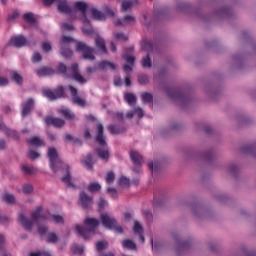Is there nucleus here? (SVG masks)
I'll return each mask as SVG.
<instances>
[{"label":"nucleus","instance_id":"27","mask_svg":"<svg viewBox=\"0 0 256 256\" xmlns=\"http://www.w3.org/2000/svg\"><path fill=\"white\" fill-rule=\"evenodd\" d=\"M138 117V119H141L143 117V109L137 107L134 109V111H130L126 114L127 119H133V117Z\"/></svg>","mask_w":256,"mask_h":256},{"label":"nucleus","instance_id":"40","mask_svg":"<svg viewBox=\"0 0 256 256\" xmlns=\"http://www.w3.org/2000/svg\"><path fill=\"white\" fill-rule=\"evenodd\" d=\"M22 192L24 193V195H31V193H33V185L23 184L22 185Z\"/></svg>","mask_w":256,"mask_h":256},{"label":"nucleus","instance_id":"53","mask_svg":"<svg viewBox=\"0 0 256 256\" xmlns=\"http://www.w3.org/2000/svg\"><path fill=\"white\" fill-rule=\"evenodd\" d=\"M41 59H42L41 54L38 52L34 53L32 56L33 63H39V61H41Z\"/></svg>","mask_w":256,"mask_h":256},{"label":"nucleus","instance_id":"51","mask_svg":"<svg viewBox=\"0 0 256 256\" xmlns=\"http://www.w3.org/2000/svg\"><path fill=\"white\" fill-rule=\"evenodd\" d=\"M28 156L30 157V159H37L40 157V154L34 150H30L28 152Z\"/></svg>","mask_w":256,"mask_h":256},{"label":"nucleus","instance_id":"4","mask_svg":"<svg viewBox=\"0 0 256 256\" xmlns=\"http://www.w3.org/2000/svg\"><path fill=\"white\" fill-rule=\"evenodd\" d=\"M91 127H96V141L102 148H98L96 153L102 161H108L109 159V148H107V142H105V136H103V125L99 123H90L85 128L84 137L89 139L91 137Z\"/></svg>","mask_w":256,"mask_h":256},{"label":"nucleus","instance_id":"34","mask_svg":"<svg viewBox=\"0 0 256 256\" xmlns=\"http://www.w3.org/2000/svg\"><path fill=\"white\" fill-rule=\"evenodd\" d=\"M117 183L119 187H121L122 189H125V187H129L131 182L129 181V178L122 176L118 179Z\"/></svg>","mask_w":256,"mask_h":256},{"label":"nucleus","instance_id":"22","mask_svg":"<svg viewBox=\"0 0 256 256\" xmlns=\"http://www.w3.org/2000/svg\"><path fill=\"white\" fill-rule=\"evenodd\" d=\"M114 23L116 25H133L135 17L127 15L122 20H115Z\"/></svg>","mask_w":256,"mask_h":256},{"label":"nucleus","instance_id":"37","mask_svg":"<svg viewBox=\"0 0 256 256\" xmlns=\"http://www.w3.org/2000/svg\"><path fill=\"white\" fill-rule=\"evenodd\" d=\"M22 171L23 173H25V175H33L34 173H37V168L33 166L23 165Z\"/></svg>","mask_w":256,"mask_h":256},{"label":"nucleus","instance_id":"57","mask_svg":"<svg viewBox=\"0 0 256 256\" xmlns=\"http://www.w3.org/2000/svg\"><path fill=\"white\" fill-rule=\"evenodd\" d=\"M108 193L111 197H117V190L115 188H108Z\"/></svg>","mask_w":256,"mask_h":256},{"label":"nucleus","instance_id":"63","mask_svg":"<svg viewBox=\"0 0 256 256\" xmlns=\"http://www.w3.org/2000/svg\"><path fill=\"white\" fill-rule=\"evenodd\" d=\"M158 247H159V245L153 243V241H152V251H157Z\"/></svg>","mask_w":256,"mask_h":256},{"label":"nucleus","instance_id":"26","mask_svg":"<svg viewBox=\"0 0 256 256\" xmlns=\"http://www.w3.org/2000/svg\"><path fill=\"white\" fill-rule=\"evenodd\" d=\"M54 71L51 68L42 67L36 70L38 77H47V75H53Z\"/></svg>","mask_w":256,"mask_h":256},{"label":"nucleus","instance_id":"35","mask_svg":"<svg viewBox=\"0 0 256 256\" xmlns=\"http://www.w3.org/2000/svg\"><path fill=\"white\" fill-rule=\"evenodd\" d=\"M149 169L152 171L153 174L157 173L159 169H161V164L159 161L149 162L148 163Z\"/></svg>","mask_w":256,"mask_h":256},{"label":"nucleus","instance_id":"24","mask_svg":"<svg viewBox=\"0 0 256 256\" xmlns=\"http://www.w3.org/2000/svg\"><path fill=\"white\" fill-rule=\"evenodd\" d=\"M98 69L115 71V69H117V66L109 61H102L98 64Z\"/></svg>","mask_w":256,"mask_h":256},{"label":"nucleus","instance_id":"28","mask_svg":"<svg viewBox=\"0 0 256 256\" xmlns=\"http://www.w3.org/2000/svg\"><path fill=\"white\" fill-rule=\"evenodd\" d=\"M122 247L124 249H130V251L137 250V245L132 240L126 239L122 241Z\"/></svg>","mask_w":256,"mask_h":256},{"label":"nucleus","instance_id":"11","mask_svg":"<svg viewBox=\"0 0 256 256\" xmlns=\"http://www.w3.org/2000/svg\"><path fill=\"white\" fill-rule=\"evenodd\" d=\"M42 93L46 97V99H49V101H55V99H59L60 97H63V95H65V89L63 88V86H59L55 89L54 92L51 89H44Z\"/></svg>","mask_w":256,"mask_h":256},{"label":"nucleus","instance_id":"29","mask_svg":"<svg viewBox=\"0 0 256 256\" xmlns=\"http://www.w3.org/2000/svg\"><path fill=\"white\" fill-rule=\"evenodd\" d=\"M0 131H5L6 135L12 137V139H17V132H15V130H10L3 123L0 124Z\"/></svg>","mask_w":256,"mask_h":256},{"label":"nucleus","instance_id":"55","mask_svg":"<svg viewBox=\"0 0 256 256\" xmlns=\"http://www.w3.org/2000/svg\"><path fill=\"white\" fill-rule=\"evenodd\" d=\"M42 49H43V51H46V52L51 51V49H52L51 43H49V42H44V43L42 44Z\"/></svg>","mask_w":256,"mask_h":256},{"label":"nucleus","instance_id":"44","mask_svg":"<svg viewBox=\"0 0 256 256\" xmlns=\"http://www.w3.org/2000/svg\"><path fill=\"white\" fill-rule=\"evenodd\" d=\"M108 243L106 241H99L96 243L97 251H103V249H107Z\"/></svg>","mask_w":256,"mask_h":256},{"label":"nucleus","instance_id":"43","mask_svg":"<svg viewBox=\"0 0 256 256\" xmlns=\"http://www.w3.org/2000/svg\"><path fill=\"white\" fill-rule=\"evenodd\" d=\"M114 41H127V36L121 32L114 33Z\"/></svg>","mask_w":256,"mask_h":256},{"label":"nucleus","instance_id":"20","mask_svg":"<svg viewBox=\"0 0 256 256\" xmlns=\"http://www.w3.org/2000/svg\"><path fill=\"white\" fill-rule=\"evenodd\" d=\"M123 59L128 62V64L124 65L125 73H131V71H133V63H135V56H129L127 54H124Z\"/></svg>","mask_w":256,"mask_h":256},{"label":"nucleus","instance_id":"7","mask_svg":"<svg viewBox=\"0 0 256 256\" xmlns=\"http://www.w3.org/2000/svg\"><path fill=\"white\" fill-rule=\"evenodd\" d=\"M58 71L60 73H70V77L77 81L78 83H87V80L79 74V66L77 64H73L70 68L67 69V66L65 64L60 63L58 64Z\"/></svg>","mask_w":256,"mask_h":256},{"label":"nucleus","instance_id":"30","mask_svg":"<svg viewBox=\"0 0 256 256\" xmlns=\"http://www.w3.org/2000/svg\"><path fill=\"white\" fill-rule=\"evenodd\" d=\"M137 5V0H125L122 2V10L129 11L131 7H135Z\"/></svg>","mask_w":256,"mask_h":256},{"label":"nucleus","instance_id":"25","mask_svg":"<svg viewBox=\"0 0 256 256\" xmlns=\"http://www.w3.org/2000/svg\"><path fill=\"white\" fill-rule=\"evenodd\" d=\"M101 183L99 182H90L87 185V191H89V193H99V191H101Z\"/></svg>","mask_w":256,"mask_h":256},{"label":"nucleus","instance_id":"15","mask_svg":"<svg viewBox=\"0 0 256 256\" xmlns=\"http://www.w3.org/2000/svg\"><path fill=\"white\" fill-rule=\"evenodd\" d=\"M78 203H79V205H81V207H83V209H89V207H91V205H93V197L89 196L85 192H81L79 195Z\"/></svg>","mask_w":256,"mask_h":256},{"label":"nucleus","instance_id":"10","mask_svg":"<svg viewBox=\"0 0 256 256\" xmlns=\"http://www.w3.org/2000/svg\"><path fill=\"white\" fill-rule=\"evenodd\" d=\"M142 49L147 53V56L142 59V67L149 69L151 67V58H149V55L153 53V44L150 41H144L142 43Z\"/></svg>","mask_w":256,"mask_h":256},{"label":"nucleus","instance_id":"9","mask_svg":"<svg viewBox=\"0 0 256 256\" xmlns=\"http://www.w3.org/2000/svg\"><path fill=\"white\" fill-rule=\"evenodd\" d=\"M76 51H81L83 59H88V61L95 59V49L83 42H76Z\"/></svg>","mask_w":256,"mask_h":256},{"label":"nucleus","instance_id":"39","mask_svg":"<svg viewBox=\"0 0 256 256\" xmlns=\"http://www.w3.org/2000/svg\"><path fill=\"white\" fill-rule=\"evenodd\" d=\"M60 113L66 117V119H75V114L67 108L60 109Z\"/></svg>","mask_w":256,"mask_h":256},{"label":"nucleus","instance_id":"42","mask_svg":"<svg viewBox=\"0 0 256 256\" xmlns=\"http://www.w3.org/2000/svg\"><path fill=\"white\" fill-rule=\"evenodd\" d=\"M3 201H5L6 203H15V196H13L12 194L6 193L3 195L2 197Z\"/></svg>","mask_w":256,"mask_h":256},{"label":"nucleus","instance_id":"58","mask_svg":"<svg viewBox=\"0 0 256 256\" xmlns=\"http://www.w3.org/2000/svg\"><path fill=\"white\" fill-rule=\"evenodd\" d=\"M129 219H131V213L129 212L124 213V221H129Z\"/></svg>","mask_w":256,"mask_h":256},{"label":"nucleus","instance_id":"19","mask_svg":"<svg viewBox=\"0 0 256 256\" xmlns=\"http://www.w3.org/2000/svg\"><path fill=\"white\" fill-rule=\"evenodd\" d=\"M27 44V39H25L24 36H14L10 40V45H13L14 47H23Z\"/></svg>","mask_w":256,"mask_h":256},{"label":"nucleus","instance_id":"48","mask_svg":"<svg viewBox=\"0 0 256 256\" xmlns=\"http://www.w3.org/2000/svg\"><path fill=\"white\" fill-rule=\"evenodd\" d=\"M28 256H51L47 251L32 252Z\"/></svg>","mask_w":256,"mask_h":256},{"label":"nucleus","instance_id":"36","mask_svg":"<svg viewBox=\"0 0 256 256\" xmlns=\"http://www.w3.org/2000/svg\"><path fill=\"white\" fill-rule=\"evenodd\" d=\"M11 79L12 81H15L17 85H21V83H23V76L15 71L11 72Z\"/></svg>","mask_w":256,"mask_h":256},{"label":"nucleus","instance_id":"64","mask_svg":"<svg viewBox=\"0 0 256 256\" xmlns=\"http://www.w3.org/2000/svg\"><path fill=\"white\" fill-rule=\"evenodd\" d=\"M115 118H116V119H123V114H121V113H116V114H115Z\"/></svg>","mask_w":256,"mask_h":256},{"label":"nucleus","instance_id":"13","mask_svg":"<svg viewBox=\"0 0 256 256\" xmlns=\"http://www.w3.org/2000/svg\"><path fill=\"white\" fill-rule=\"evenodd\" d=\"M73 41L74 40L71 37L63 36L61 38L60 53L63 57H71V55H73V51H71V49L67 48L69 43H73Z\"/></svg>","mask_w":256,"mask_h":256},{"label":"nucleus","instance_id":"47","mask_svg":"<svg viewBox=\"0 0 256 256\" xmlns=\"http://www.w3.org/2000/svg\"><path fill=\"white\" fill-rule=\"evenodd\" d=\"M72 251L75 253V255H81L83 253V246L73 245Z\"/></svg>","mask_w":256,"mask_h":256},{"label":"nucleus","instance_id":"2","mask_svg":"<svg viewBox=\"0 0 256 256\" xmlns=\"http://www.w3.org/2000/svg\"><path fill=\"white\" fill-rule=\"evenodd\" d=\"M48 158L50 160V167L54 173H57L60 169L63 183H65L67 187H77L79 177L73 176L71 167L68 164L63 163V160H61L55 148L48 149Z\"/></svg>","mask_w":256,"mask_h":256},{"label":"nucleus","instance_id":"60","mask_svg":"<svg viewBox=\"0 0 256 256\" xmlns=\"http://www.w3.org/2000/svg\"><path fill=\"white\" fill-rule=\"evenodd\" d=\"M3 243H5V236L0 234V245H3Z\"/></svg>","mask_w":256,"mask_h":256},{"label":"nucleus","instance_id":"46","mask_svg":"<svg viewBox=\"0 0 256 256\" xmlns=\"http://www.w3.org/2000/svg\"><path fill=\"white\" fill-rule=\"evenodd\" d=\"M142 101L143 103H151V101H153V95L150 93L142 94Z\"/></svg>","mask_w":256,"mask_h":256},{"label":"nucleus","instance_id":"1","mask_svg":"<svg viewBox=\"0 0 256 256\" xmlns=\"http://www.w3.org/2000/svg\"><path fill=\"white\" fill-rule=\"evenodd\" d=\"M49 221H52L55 225H63V223H65V219L61 215H53L49 217V212L43 209V207H38L32 213L31 220L27 219L23 214L19 216L20 225H23L27 231H31V229H33V225L36 223L38 225V233L40 235H45V233H47V227L43 225V223H49Z\"/></svg>","mask_w":256,"mask_h":256},{"label":"nucleus","instance_id":"41","mask_svg":"<svg viewBox=\"0 0 256 256\" xmlns=\"http://www.w3.org/2000/svg\"><path fill=\"white\" fill-rule=\"evenodd\" d=\"M124 99L128 105H133V103H135V101H136L135 96L131 93L125 94Z\"/></svg>","mask_w":256,"mask_h":256},{"label":"nucleus","instance_id":"14","mask_svg":"<svg viewBox=\"0 0 256 256\" xmlns=\"http://www.w3.org/2000/svg\"><path fill=\"white\" fill-rule=\"evenodd\" d=\"M65 91L73 97V103L79 105V107H85V100L77 96V90L73 86H68L65 88Z\"/></svg>","mask_w":256,"mask_h":256},{"label":"nucleus","instance_id":"56","mask_svg":"<svg viewBox=\"0 0 256 256\" xmlns=\"http://www.w3.org/2000/svg\"><path fill=\"white\" fill-rule=\"evenodd\" d=\"M139 83H141V85H145V83H147V81H149V79L147 78V76H140L138 78Z\"/></svg>","mask_w":256,"mask_h":256},{"label":"nucleus","instance_id":"38","mask_svg":"<svg viewBox=\"0 0 256 256\" xmlns=\"http://www.w3.org/2000/svg\"><path fill=\"white\" fill-rule=\"evenodd\" d=\"M46 241L47 243H57V241H59V237H57V234L49 232L46 234Z\"/></svg>","mask_w":256,"mask_h":256},{"label":"nucleus","instance_id":"12","mask_svg":"<svg viewBox=\"0 0 256 256\" xmlns=\"http://www.w3.org/2000/svg\"><path fill=\"white\" fill-rule=\"evenodd\" d=\"M44 5H58L60 13H66L67 15L73 13V10L67 5V0H43Z\"/></svg>","mask_w":256,"mask_h":256},{"label":"nucleus","instance_id":"16","mask_svg":"<svg viewBox=\"0 0 256 256\" xmlns=\"http://www.w3.org/2000/svg\"><path fill=\"white\" fill-rule=\"evenodd\" d=\"M134 237H138L140 243H145V237L143 236V226L139 221H135L132 227Z\"/></svg>","mask_w":256,"mask_h":256},{"label":"nucleus","instance_id":"3","mask_svg":"<svg viewBox=\"0 0 256 256\" xmlns=\"http://www.w3.org/2000/svg\"><path fill=\"white\" fill-rule=\"evenodd\" d=\"M73 8L75 11L81 13V20L84 23H89L91 19H94L95 21H105L107 17H115V12L107 6L104 8V13L96 8H90L89 4L83 1L75 2Z\"/></svg>","mask_w":256,"mask_h":256},{"label":"nucleus","instance_id":"32","mask_svg":"<svg viewBox=\"0 0 256 256\" xmlns=\"http://www.w3.org/2000/svg\"><path fill=\"white\" fill-rule=\"evenodd\" d=\"M82 164L86 169H93V156L89 154L86 158L82 160Z\"/></svg>","mask_w":256,"mask_h":256},{"label":"nucleus","instance_id":"17","mask_svg":"<svg viewBox=\"0 0 256 256\" xmlns=\"http://www.w3.org/2000/svg\"><path fill=\"white\" fill-rule=\"evenodd\" d=\"M35 105V100L32 98L27 99L22 103V117H27L29 113H31V109H33Z\"/></svg>","mask_w":256,"mask_h":256},{"label":"nucleus","instance_id":"23","mask_svg":"<svg viewBox=\"0 0 256 256\" xmlns=\"http://www.w3.org/2000/svg\"><path fill=\"white\" fill-rule=\"evenodd\" d=\"M23 19L31 27H37V19H35V16L33 15V13L24 14Z\"/></svg>","mask_w":256,"mask_h":256},{"label":"nucleus","instance_id":"5","mask_svg":"<svg viewBox=\"0 0 256 256\" xmlns=\"http://www.w3.org/2000/svg\"><path fill=\"white\" fill-rule=\"evenodd\" d=\"M84 224L87 228L83 227L81 224H76L73 227V231L80 237H83V239H91V237L95 235V229L99 227V220L88 217L84 220Z\"/></svg>","mask_w":256,"mask_h":256},{"label":"nucleus","instance_id":"61","mask_svg":"<svg viewBox=\"0 0 256 256\" xmlns=\"http://www.w3.org/2000/svg\"><path fill=\"white\" fill-rule=\"evenodd\" d=\"M65 140H66V141H73V136L67 134V135L65 136Z\"/></svg>","mask_w":256,"mask_h":256},{"label":"nucleus","instance_id":"50","mask_svg":"<svg viewBox=\"0 0 256 256\" xmlns=\"http://www.w3.org/2000/svg\"><path fill=\"white\" fill-rule=\"evenodd\" d=\"M9 85V79L7 77L0 76V87H6Z\"/></svg>","mask_w":256,"mask_h":256},{"label":"nucleus","instance_id":"18","mask_svg":"<svg viewBox=\"0 0 256 256\" xmlns=\"http://www.w3.org/2000/svg\"><path fill=\"white\" fill-rule=\"evenodd\" d=\"M44 121L46 125H53L54 127H63L65 125V120L61 118L46 117Z\"/></svg>","mask_w":256,"mask_h":256},{"label":"nucleus","instance_id":"31","mask_svg":"<svg viewBox=\"0 0 256 256\" xmlns=\"http://www.w3.org/2000/svg\"><path fill=\"white\" fill-rule=\"evenodd\" d=\"M28 143L32 145V147H43V145H45V142H43L39 137L30 138Z\"/></svg>","mask_w":256,"mask_h":256},{"label":"nucleus","instance_id":"21","mask_svg":"<svg viewBox=\"0 0 256 256\" xmlns=\"http://www.w3.org/2000/svg\"><path fill=\"white\" fill-rule=\"evenodd\" d=\"M130 158L134 163V165H136V167L141 166V164L143 163V156H141V154L138 151H135V150L131 151Z\"/></svg>","mask_w":256,"mask_h":256},{"label":"nucleus","instance_id":"8","mask_svg":"<svg viewBox=\"0 0 256 256\" xmlns=\"http://www.w3.org/2000/svg\"><path fill=\"white\" fill-rule=\"evenodd\" d=\"M82 31L84 35H91L95 41L96 49L100 51V53H107V48L105 47V40L99 36V34L93 31V28L83 27Z\"/></svg>","mask_w":256,"mask_h":256},{"label":"nucleus","instance_id":"62","mask_svg":"<svg viewBox=\"0 0 256 256\" xmlns=\"http://www.w3.org/2000/svg\"><path fill=\"white\" fill-rule=\"evenodd\" d=\"M0 149H5V140H0Z\"/></svg>","mask_w":256,"mask_h":256},{"label":"nucleus","instance_id":"6","mask_svg":"<svg viewBox=\"0 0 256 256\" xmlns=\"http://www.w3.org/2000/svg\"><path fill=\"white\" fill-rule=\"evenodd\" d=\"M100 222L106 229H109L110 231H114L115 233L120 234L123 233V227L117 224V220L115 219V217L107 213H102L100 215Z\"/></svg>","mask_w":256,"mask_h":256},{"label":"nucleus","instance_id":"45","mask_svg":"<svg viewBox=\"0 0 256 256\" xmlns=\"http://www.w3.org/2000/svg\"><path fill=\"white\" fill-rule=\"evenodd\" d=\"M105 181L110 185V183H113L115 181V173L113 172H108L107 175L105 176Z\"/></svg>","mask_w":256,"mask_h":256},{"label":"nucleus","instance_id":"49","mask_svg":"<svg viewBox=\"0 0 256 256\" xmlns=\"http://www.w3.org/2000/svg\"><path fill=\"white\" fill-rule=\"evenodd\" d=\"M108 130L112 135H119V133H121V130H119V128H116L114 125L109 126Z\"/></svg>","mask_w":256,"mask_h":256},{"label":"nucleus","instance_id":"54","mask_svg":"<svg viewBox=\"0 0 256 256\" xmlns=\"http://www.w3.org/2000/svg\"><path fill=\"white\" fill-rule=\"evenodd\" d=\"M62 29L63 31H73V25L68 23H62Z\"/></svg>","mask_w":256,"mask_h":256},{"label":"nucleus","instance_id":"59","mask_svg":"<svg viewBox=\"0 0 256 256\" xmlns=\"http://www.w3.org/2000/svg\"><path fill=\"white\" fill-rule=\"evenodd\" d=\"M124 83L126 87H129L131 85V80L129 78H125Z\"/></svg>","mask_w":256,"mask_h":256},{"label":"nucleus","instance_id":"52","mask_svg":"<svg viewBox=\"0 0 256 256\" xmlns=\"http://www.w3.org/2000/svg\"><path fill=\"white\" fill-rule=\"evenodd\" d=\"M17 17H19V12H12L11 14L8 15L7 19L9 22H12V21H15Z\"/></svg>","mask_w":256,"mask_h":256},{"label":"nucleus","instance_id":"33","mask_svg":"<svg viewBox=\"0 0 256 256\" xmlns=\"http://www.w3.org/2000/svg\"><path fill=\"white\" fill-rule=\"evenodd\" d=\"M96 205L97 207L103 211V209H107V207H109V202H107V200H105V198L100 197L97 201H96Z\"/></svg>","mask_w":256,"mask_h":256}]
</instances>
